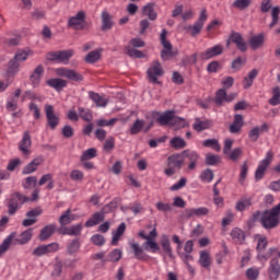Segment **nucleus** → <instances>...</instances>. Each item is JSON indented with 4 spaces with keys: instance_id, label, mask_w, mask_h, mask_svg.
<instances>
[{
    "instance_id": "1",
    "label": "nucleus",
    "mask_w": 280,
    "mask_h": 280,
    "mask_svg": "<svg viewBox=\"0 0 280 280\" xmlns=\"http://www.w3.org/2000/svg\"><path fill=\"white\" fill-rule=\"evenodd\" d=\"M257 220L260 221L264 229H275L276 226H279L280 222V202L275 206L271 210H266L262 212L256 211L253 214V221L257 222Z\"/></svg>"
},
{
    "instance_id": "2",
    "label": "nucleus",
    "mask_w": 280,
    "mask_h": 280,
    "mask_svg": "<svg viewBox=\"0 0 280 280\" xmlns=\"http://www.w3.org/2000/svg\"><path fill=\"white\" fill-rule=\"evenodd\" d=\"M166 163L167 167L164 170V174L170 178L176 174V170L183 168L185 165V158L183 156V153H174L167 158Z\"/></svg>"
},
{
    "instance_id": "3",
    "label": "nucleus",
    "mask_w": 280,
    "mask_h": 280,
    "mask_svg": "<svg viewBox=\"0 0 280 280\" xmlns=\"http://www.w3.org/2000/svg\"><path fill=\"white\" fill-rule=\"evenodd\" d=\"M25 202H30V198L25 197L21 192H14L7 201V209L9 215H14Z\"/></svg>"
},
{
    "instance_id": "4",
    "label": "nucleus",
    "mask_w": 280,
    "mask_h": 280,
    "mask_svg": "<svg viewBox=\"0 0 280 280\" xmlns=\"http://www.w3.org/2000/svg\"><path fill=\"white\" fill-rule=\"evenodd\" d=\"M177 253L186 265V268L190 275H196V269L189 264V261H194V256H191V253H194L192 246H177Z\"/></svg>"
},
{
    "instance_id": "5",
    "label": "nucleus",
    "mask_w": 280,
    "mask_h": 280,
    "mask_svg": "<svg viewBox=\"0 0 280 280\" xmlns=\"http://www.w3.org/2000/svg\"><path fill=\"white\" fill-rule=\"evenodd\" d=\"M113 209H115V203L110 202L108 205H106L103 208V212H96L92 215V218H90L86 222H85V226L88 229H91L92 226H97V224H100V222H104V218L105 214L108 213V211H113Z\"/></svg>"
},
{
    "instance_id": "6",
    "label": "nucleus",
    "mask_w": 280,
    "mask_h": 280,
    "mask_svg": "<svg viewBox=\"0 0 280 280\" xmlns=\"http://www.w3.org/2000/svg\"><path fill=\"white\" fill-rule=\"evenodd\" d=\"M272 159H275V153H272V151H268L265 159L258 164V167L255 172L256 180H261L264 178L268 166L272 163Z\"/></svg>"
},
{
    "instance_id": "7",
    "label": "nucleus",
    "mask_w": 280,
    "mask_h": 280,
    "mask_svg": "<svg viewBox=\"0 0 280 280\" xmlns=\"http://www.w3.org/2000/svg\"><path fill=\"white\" fill-rule=\"evenodd\" d=\"M44 110L46 113L47 126H49L50 130H56L58 124H60V116L56 114L54 105L46 104Z\"/></svg>"
},
{
    "instance_id": "8",
    "label": "nucleus",
    "mask_w": 280,
    "mask_h": 280,
    "mask_svg": "<svg viewBox=\"0 0 280 280\" xmlns=\"http://www.w3.org/2000/svg\"><path fill=\"white\" fill-rule=\"evenodd\" d=\"M55 73L59 78H67V80H71L72 82H82V80H84V77H82V74L69 68H57L55 70Z\"/></svg>"
},
{
    "instance_id": "9",
    "label": "nucleus",
    "mask_w": 280,
    "mask_h": 280,
    "mask_svg": "<svg viewBox=\"0 0 280 280\" xmlns=\"http://www.w3.org/2000/svg\"><path fill=\"white\" fill-rule=\"evenodd\" d=\"M150 229H152V225L147 226L145 230H141L139 232V237H141V240H145L147 246H156V226H154L152 230Z\"/></svg>"
},
{
    "instance_id": "10",
    "label": "nucleus",
    "mask_w": 280,
    "mask_h": 280,
    "mask_svg": "<svg viewBox=\"0 0 280 280\" xmlns=\"http://www.w3.org/2000/svg\"><path fill=\"white\" fill-rule=\"evenodd\" d=\"M160 40L164 47V49L161 52L162 60H170L174 56V52H172V43L167 40V31L162 30L160 35Z\"/></svg>"
},
{
    "instance_id": "11",
    "label": "nucleus",
    "mask_w": 280,
    "mask_h": 280,
    "mask_svg": "<svg viewBox=\"0 0 280 280\" xmlns=\"http://www.w3.org/2000/svg\"><path fill=\"white\" fill-rule=\"evenodd\" d=\"M148 78L150 82L154 84L159 83V78L163 75V68L161 67V62L154 61L147 71Z\"/></svg>"
},
{
    "instance_id": "12",
    "label": "nucleus",
    "mask_w": 280,
    "mask_h": 280,
    "mask_svg": "<svg viewBox=\"0 0 280 280\" xmlns=\"http://www.w3.org/2000/svg\"><path fill=\"white\" fill-rule=\"evenodd\" d=\"M223 51L224 48H222V45H215L200 52L199 58H201V60H211V58H215V56H221Z\"/></svg>"
},
{
    "instance_id": "13",
    "label": "nucleus",
    "mask_w": 280,
    "mask_h": 280,
    "mask_svg": "<svg viewBox=\"0 0 280 280\" xmlns=\"http://www.w3.org/2000/svg\"><path fill=\"white\" fill-rule=\"evenodd\" d=\"M133 255L137 257V259H145V253H158L161 250L160 246H132Z\"/></svg>"
},
{
    "instance_id": "14",
    "label": "nucleus",
    "mask_w": 280,
    "mask_h": 280,
    "mask_svg": "<svg viewBox=\"0 0 280 280\" xmlns=\"http://www.w3.org/2000/svg\"><path fill=\"white\" fill-rule=\"evenodd\" d=\"M182 155L184 159H188L189 164H188V170L194 171L196 170V166L198 165V161L200 160V155L196 151L191 150H184L182 152Z\"/></svg>"
},
{
    "instance_id": "15",
    "label": "nucleus",
    "mask_w": 280,
    "mask_h": 280,
    "mask_svg": "<svg viewBox=\"0 0 280 280\" xmlns=\"http://www.w3.org/2000/svg\"><path fill=\"white\" fill-rule=\"evenodd\" d=\"M84 12L79 11L74 16L69 19V27H72V30H84Z\"/></svg>"
},
{
    "instance_id": "16",
    "label": "nucleus",
    "mask_w": 280,
    "mask_h": 280,
    "mask_svg": "<svg viewBox=\"0 0 280 280\" xmlns=\"http://www.w3.org/2000/svg\"><path fill=\"white\" fill-rule=\"evenodd\" d=\"M58 233L59 235H70L72 237H78V235L82 233V224H75L69 228L61 225V228L58 229Z\"/></svg>"
},
{
    "instance_id": "17",
    "label": "nucleus",
    "mask_w": 280,
    "mask_h": 280,
    "mask_svg": "<svg viewBox=\"0 0 280 280\" xmlns=\"http://www.w3.org/2000/svg\"><path fill=\"white\" fill-rule=\"evenodd\" d=\"M56 231H58L56 223L47 224L40 230L38 240L40 242H47V240H49V237H51Z\"/></svg>"
},
{
    "instance_id": "18",
    "label": "nucleus",
    "mask_w": 280,
    "mask_h": 280,
    "mask_svg": "<svg viewBox=\"0 0 280 280\" xmlns=\"http://www.w3.org/2000/svg\"><path fill=\"white\" fill-rule=\"evenodd\" d=\"M19 148L24 156L31 154L30 148H32V136H30V131L24 132L22 141L19 143Z\"/></svg>"
},
{
    "instance_id": "19",
    "label": "nucleus",
    "mask_w": 280,
    "mask_h": 280,
    "mask_svg": "<svg viewBox=\"0 0 280 280\" xmlns=\"http://www.w3.org/2000/svg\"><path fill=\"white\" fill-rule=\"evenodd\" d=\"M203 215H209V208L200 207V208H188L185 210L186 218H202Z\"/></svg>"
},
{
    "instance_id": "20",
    "label": "nucleus",
    "mask_w": 280,
    "mask_h": 280,
    "mask_svg": "<svg viewBox=\"0 0 280 280\" xmlns=\"http://www.w3.org/2000/svg\"><path fill=\"white\" fill-rule=\"evenodd\" d=\"M237 97V93L226 94L225 89H221L217 92L215 104H223V102H233Z\"/></svg>"
},
{
    "instance_id": "21",
    "label": "nucleus",
    "mask_w": 280,
    "mask_h": 280,
    "mask_svg": "<svg viewBox=\"0 0 280 280\" xmlns=\"http://www.w3.org/2000/svg\"><path fill=\"white\" fill-rule=\"evenodd\" d=\"M43 156L35 158L22 170V174H34L38 170V166L43 165Z\"/></svg>"
},
{
    "instance_id": "22",
    "label": "nucleus",
    "mask_w": 280,
    "mask_h": 280,
    "mask_svg": "<svg viewBox=\"0 0 280 280\" xmlns=\"http://www.w3.org/2000/svg\"><path fill=\"white\" fill-rule=\"evenodd\" d=\"M230 40L234 43V45H236L240 51H246L248 49L246 40H244V37H242V34L240 33H232L230 36Z\"/></svg>"
},
{
    "instance_id": "23",
    "label": "nucleus",
    "mask_w": 280,
    "mask_h": 280,
    "mask_svg": "<svg viewBox=\"0 0 280 280\" xmlns=\"http://www.w3.org/2000/svg\"><path fill=\"white\" fill-rule=\"evenodd\" d=\"M43 73H45V69L43 68V66H37L31 74L30 81L35 89L40 85Z\"/></svg>"
},
{
    "instance_id": "24",
    "label": "nucleus",
    "mask_w": 280,
    "mask_h": 280,
    "mask_svg": "<svg viewBox=\"0 0 280 280\" xmlns=\"http://www.w3.org/2000/svg\"><path fill=\"white\" fill-rule=\"evenodd\" d=\"M89 97L96 104L97 108H106V106H108V98L95 92H89Z\"/></svg>"
},
{
    "instance_id": "25",
    "label": "nucleus",
    "mask_w": 280,
    "mask_h": 280,
    "mask_svg": "<svg viewBox=\"0 0 280 280\" xmlns=\"http://www.w3.org/2000/svg\"><path fill=\"white\" fill-rule=\"evenodd\" d=\"M268 275L270 280H277L280 277V265L279 260L272 259L268 268Z\"/></svg>"
},
{
    "instance_id": "26",
    "label": "nucleus",
    "mask_w": 280,
    "mask_h": 280,
    "mask_svg": "<svg viewBox=\"0 0 280 280\" xmlns=\"http://www.w3.org/2000/svg\"><path fill=\"white\" fill-rule=\"evenodd\" d=\"M175 117L174 112H165L158 117V124L160 126H173Z\"/></svg>"
},
{
    "instance_id": "27",
    "label": "nucleus",
    "mask_w": 280,
    "mask_h": 280,
    "mask_svg": "<svg viewBox=\"0 0 280 280\" xmlns=\"http://www.w3.org/2000/svg\"><path fill=\"white\" fill-rule=\"evenodd\" d=\"M213 126V122L209 119H200V118H196L195 122L192 125L194 130H196L197 132H202V130H209L210 127Z\"/></svg>"
},
{
    "instance_id": "28",
    "label": "nucleus",
    "mask_w": 280,
    "mask_h": 280,
    "mask_svg": "<svg viewBox=\"0 0 280 280\" xmlns=\"http://www.w3.org/2000/svg\"><path fill=\"white\" fill-rule=\"evenodd\" d=\"M244 126V117L241 114H236L234 116V121L232 125H230V132L232 135H237L240 130H242V127Z\"/></svg>"
},
{
    "instance_id": "29",
    "label": "nucleus",
    "mask_w": 280,
    "mask_h": 280,
    "mask_svg": "<svg viewBox=\"0 0 280 280\" xmlns=\"http://www.w3.org/2000/svg\"><path fill=\"white\" fill-rule=\"evenodd\" d=\"M265 42H266V36L262 33L258 35H254L249 38V45L252 49H259V47L264 46Z\"/></svg>"
},
{
    "instance_id": "30",
    "label": "nucleus",
    "mask_w": 280,
    "mask_h": 280,
    "mask_svg": "<svg viewBox=\"0 0 280 280\" xmlns=\"http://www.w3.org/2000/svg\"><path fill=\"white\" fill-rule=\"evenodd\" d=\"M32 235H33L32 229H28L22 232L21 234L15 233V244H21V245L27 244V242L32 240Z\"/></svg>"
},
{
    "instance_id": "31",
    "label": "nucleus",
    "mask_w": 280,
    "mask_h": 280,
    "mask_svg": "<svg viewBox=\"0 0 280 280\" xmlns=\"http://www.w3.org/2000/svg\"><path fill=\"white\" fill-rule=\"evenodd\" d=\"M75 220V214L71 213V209H68L65 211L60 218H59V224L61 226H67L68 224H71Z\"/></svg>"
},
{
    "instance_id": "32",
    "label": "nucleus",
    "mask_w": 280,
    "mask_h": 280,
    "mask_svg": "<svg viewBox=\"0 0 280 280\" xmlns=\"http://www.w3.org/2000/svg\"><path fill=\"white\" fill-rule=\"evenodd\" d=\"M46 84H48V86H51V89H55V91H62V89H65L68 83L67 80L57 78L46 81Z\"/></svg>"
},
{
    "instance_id": "33",
    "label": "nucleus",
    "mask_w": 280,
    "mask_h": 280,
    "mask_svg": "<svg viewBox=\"0 0 280 280\" xmlns=\"http://www.w3.org/2000/svg\"><path fill=\"white\" fill-rule=\"evenodd\" d=\"M199 264L202 268H206V270H209L211 268V255L209 254V252H200Z\"/></svg>"
},
{
    "instance_id": "34",
    "label": "nucleus",
    "mask_w": 280,
    "mask_h": 280,
    "mask_svg": "<svg viewBox=\"0 0 280 280\" xmlns=\"http://www.w3.org/2000/svg\"><path fill=\"white\" fill-rule=\"evenodd\" d=\"M126 233V223H120L119 226L113 232L112 244L113 246H117L119 240H121V235Z\"/></svg>"
},
{
    "instance_id": "35",
    "label": "nucleus",
    "mask_w": 280,
    "mask_h": 280,
    "mask_svg": "<svg viewBox=\"0 0 280 280\" xmlns=\"http://www.w3.org/2000/svg\"><path fill=\"white\" fill-rule=\"evenodd\" d=\"M231 237L234 240L235 244H244V240H246L244 231H242L240 228H234L232 230Z\"/></svg>"
},
{
    "instance_id": "36",
    "label": "nucleus",
    "mask_w": 280,
    "mask_h": 280,
    "mask_svg": "<svg viewBox=\"0 0 280 280\" xmlns=\"http://www.w3.org/2000/svg\"><path fill=\"white\" fill-rule=\"evenodd\" d=\"M202 26L200 23L195 22L194 25H186L184 27L186 34H190V36H198V34H200V32H202Z\"/></svg>"
},
{
    "instance_id": "37",
    "label": "nucleus",
    "mask_w": 280,
    "mask_h": 280,
    "mask_svg": "<svg viewBox=\"0 0 280 280\" xmlns=\"http://www.w3.org/2000/svg\"><path fill=\"white\" fill-rule=\"evenodd\" d=\"M73 54L74 51L71 49L58 51V62H61L62 65H68L69 60L73 58Z\"/></svg>"
},
{
    "instance_id": "38",
    "label": "nucleus",
    "mask_w": 280,
    "mask_h": 280,
    "mask_svg": "<svg viewBox=\"0 0 280 280\" xmlns=\"http://www.w3.org/2000/svg\"><path fill=\"white\" fill-rule=\"evenodd\" d=\"M170 145L174 150H184V148H187V141L180 137H174L170 140Z\"/></svg>"
},
{
    "instance_id": "39",
    "label": "nucleus",
    "mask_w": 280,
    "mask_h": 280,
    "mask_svg": "<svg viewBox=\"0 0 280 280\" xmlns=\"http://www.w3.org/2000/svg\"><path fill=\"white\" fill-rule=\"evenodd\" d=\"M143 16H148L150 21H156V12H154V3H148L142 8Z\"/></svg>"
},
{
    "instance_id": "40",
    "label": "nucleus",
    "mask_w": 280,
    "mask_h": 280,
    "mask_svg": "<svg viewBox=\"0 0 280 280\" xmlns=\"http://www.w3.org/2000/svg\"><path fill=\"white\" fill-rule=\"evenodd\" d=\"M264 130H268V125L264 124L261 127H254L248 133L250 141H257V139H259V135H261V131Z\"/></svg>"
},
{
    "instance_id": "41",
    "label": "nucleus",
    "mask_w": 280,
    "mask_h": 280,
    "mask_svg": "<svg viewBox=\"0 0 280 280\" xmlns=\"http://www.w3.org/2000/svg\"><path fill=\"white\" fill-rule=\"evenodd\" d=\"M54 250H58V248H54L51 246H37L33 250V255L35 257H43V255H47L48 253H54Z\"/></svg>"
},
{
    "instance_id": "42",
    "label": "nucleus",
    "mask_w": 280,
    "mask_h": 280,
    "mask_svg": "<svg viewBox=\"0 0 280 280\" xmlns=\"http://www.w3.org/2000/svg\"><path fill=\"white\" fill-rule=\"evenodd\" d=\"M259 72L257 69H253L248 72L247 77L244 78V89H250L253 86V82H255V78Z\"/></svg>"
},
{
    "instance_id": "43",
    "label": "nucleus",
    "mask_w": 280,
    "mask_h": 280,
    "mask_svg": "<svg viewBox=\"0 0 280 280\" xmlns=\"http://www.w3.org/2000/svg\"><path fill=\"white\" fill-rule=\"evenodd\" d=\"M243 155L244 150H242V148H235L229 153H226L228 159H230V161H233L234 163L240 161V159H242Z\"/></svg>"
},
{
    "instance_id": "44",
    "label": "nucleus",
    "mask_w": 280,
    "mask_h": 280,
    "mask_svg": "<svg viewBox=\"0 0 280 280\" xmlns=\"http://www.w3.org/2000/svg\"><path fill=\"white\" fill-rule=\"evenodd\" d=\"M102 30H110L113 27V19L107 11L102 12Z\"/></svg>"
},
{
    "instance_id": "45",
    "label": "nucleus",
    "mask_w": 280,
    "mask_h": 280,
    "mask_svg": "<svg viewBox=\"0 0 280 280\" xmlns=\"http://www.w3.org/2000/svg\"><path fill=\"white\" fill-rule=\"evenodd\" d=\"M97 156V150L95 148L88 149L83 151L81 155V163H84L85 161H91V159H95Z\"/></svg>"
},
{
    "instance_id": "46",
    "label": "nucleus",
    "mask_w": 280,
    "mask_h": 280,
    "mask_svg": "<svg viewBox=\"0 0 280 280\" xmlns=\"http://www.w3.org/2000/svg\"><path fill=\"white\" fill-rule=\"evenodd\" d=\"M250 205H253L250 198H242L236 202L235 209L236 211H246Z\"/></svg>"
},
{
    "instance_id": "47",
    "label": "nucleus",
    "mask_w": 280,
    "mask_h": 280,
    "mask_svg": "<svg viewBox=\"0 0 280 280\" xmlns=\"http://www.w3.org/2000/svg\"><path fill=\"white\" fill-rule=\"evenodd\" d=\"M145 128V121L137 119L130 128V135H139Z\"/></svg>"
},
{
    "instance_id": "48",
    "label": "nucleus",
    "mask_w": 280,
    "mask_h": 280,
    "mask_svg": "<svg viewBox=\"0 0 280 280\" xmlns=\"http://www.w3.org/2000/svg\"><path fill=\"white\" fill-rule=\"evenodd\" d=\"M203 148H211L214 152H220L222 147H220V142L215 139H208L202 142Z\"/></svg>"
},
{
    "instance_id": "49",
    "label": "nucleus",
    "mask_w": 280,
    "mask_h": 280,
    "mask_svg": "<svg viewBox=\"0 0 280 280\" xmlns=\"http://www.w3.org/2000/svg\"><path fill=\"white\" fill-rule=\"evenodd\" d=\"M279 14H280V8L273 7L271 9V23L269 24L270 30H272V27L279 24Z\"/></svg>"
},
{
    "instance_id": "50",
    "label": "nucleus",
    "mask_w": 280,
    "mask_h": 280,
    "mask_svg": "<svg viewBox=\"0 0 280 280\" xmlns=\"http://www.w3.org/2000/svg\"><path fill=\"white\" fill-rule=\"evenodd\" d=\"M102 58V54L98 50H93L85 56V62L93 65Z\"/></svg>"
},
{
    "instance_id": "51",
    "label": "nucleus",
    "mask_w": 280,
    "mask_h": 280,
    "mask_svg": "<svg viewBox=\"0 0 280 280\" xmlns=\"http://www.w3.org/2000/svg\"><path fill=\"white\" fill-rule=\"evenodd\" d=\"M187 126H189V122H187V120L178 116H175L172 125V127L175 128V130H180V128H187Z\"/></svg>"
},
{
    "instance_id": "52",
    "label": "nucleus",
    "mask_w": 280,
    "mask_h": 280,
    "mask_svg": "<svg viewBox=\"0 0 280 280\" xmlns=\"http://www.w3.org/2000/svg\"><path fill=\"white\" fill-rule=\"evenodd\" d=\"M252 3L253 0H235L233 2V8H236V10H246L247 8H250Z\"/></svg>"
},
{
    "instance_id": "53",
    "label": "nucleus",
    "mask_w": 280,
    "mask_h": 280,
    "mask_svg": "<svg viewBox=\"0 0 280 280\" xmlns=\"http://www.w3.org/2000/svg\"><path fill=\"white\" fill-rule=\"evenodd\" d=\"M78 114L80 117L83 118L84 121H93V114L91 113V110H89L84 107H79Z\"/></svg>"
},
{
    "instance_id": "54",
    "label": "nucleus",
    "mask_w": 280,
    "mask_h": 280,
    "mask_svg": "<svg viewBox=\"0 0 280 280\" xmlns=\"http://www.w3.org/2000/svg\"><path fill=\"white\" fill-rule=\"evenodd\" d=\"M273 96L269 100V104L271 106H279L280 104V88L279 86H276L273 88Z\"/></svg>"
},
{
    "instance_id": "55",
    "label": "nucleus",
    "mask_w": 280,
    "mask_h": 280,
    "mask_svg": "<svg viewBox=\"0 0 280 280\" xmlns=\"http://www.w3.org/2000/svg\"><path fill=\"white\" fill-rule=\"evenodd\" d=\"M246 176H248V162H244L241 166V173L238 182L244 185V180H246Z\"/></svg>"
},
{
    "instance_id": "56",
    "label": "nucleus",
    "mask_w": 280,
    "mask_h": 280,
    "mask_svg": "<svg viewBox=\"0 0 280 280\" xmlns=\"http://www.w3.org/2000/svg\"><path fill=\"white\" fill-rule=\"evenodd\" d=\"M221 159L220 155H215L212 153H208L206 155V164L207 165H218V163H220Z\"/></svg>"
},
{
    "instance_id": "57",
    "label": "nucleus",
    "mask_w": 280,
    "mask_h": 280,
    "mask_svg": "<svg viewBox=\"0 0 280 280\" xmlns=\"http://www.w3.org/2000/svg\"><path fill=\"white\" fill-rule=\"evenodd\" d=\"M246 277L248 280L259 279V269H257L256 267L248 268L246 270Z\"/></svg>"
},
{
    "instance_id": "58",
    "label": "nucleus",
    "mask_w": 280,
    "mask_h": 280,
    "mask_svg": "<svg viewBox=\"0 0 280 280\" xmlns=\"http://www.w3.org/2000/svg\"><path fill=\"white\" fill-rule=\"evenodd\" d=\"M71 180H75L78 183L84 180V173L80 170H73L70 173Z\"/></svg>"
},
{
    "instance_id": "59",
    "label": "nucleus",
    "mask_w": 280,
    "mask_h": 280,
    "mask_svg": "<svg viewBox=\"0 0 280 280\" xmlns=\"http://www.w3.org/2000/svg\"><path fill=\"white\" fill-rule=\"evenodd\" d=\"M187 185V177H182L177 183H175L173 186H171V191H178L183 189Z\"/></svg>"
},
{
    "instance_id": "60",
    "label": "nucleus",
    "mask_w": 280,
    "mask_h": 280,
    "mask_svg": "<svg viewBox=\"0 0 280 280\" xmlns=\"http://www.w3.org/2000/svg\"><path fill=\"white\" fill-rule=\"evenodd\" d=\"M200 179L203 182V183H211V180H213V171L211 170H206L201 173L200 175Z\"/></svg>"
},
{
    "instance_id": "61",
    "label": "nucleus",
    "mask_w": 280,
    "mask_h": 280,
    "mask_svg": "<svg viewBox=\"0 0 280 280\" xmlns=\"http://www.w3.org/2000/svg\"><path fill=\"white\" fill-rule=\"evenodd\" d=\"M92 244H94L95 246H104V244H106V240L104 238V236H102V234H94L91 237Z\"/></svg>"
},
{
    "instance_id": "62",
    "label": "nucleus",
    "mask_w": 280,
    "mask_h": 280,
    "mask_svg": "<svg viewBox=\"0 0 280 280\" xmlns=\"http://www.w3.org/2000/svg\"><path fill=\"white\" fill-rule=\"evenodd\" d=\"M158 211H162L163 213H167L170 211H172V205L170 203H165L163 201H159L155 205Z\"/></svg>"
},
{
    "instance_id": "63",
    "label": "nucleus",
    "mask_w": 280,
    "mask_h": 280,
    "mask_svg": "<svg viewBox=\"0 0 280 280\" xmlns=\"http://www.w3.org/2000/svg\"><path fill=\"white\" fill-rule=\"evenodd\" d=\"M38 183V179L36 176H30L25 179L24 189H32V187H35Z\"/></svg>"
},
{
    "instance_id": "64",
    "label": "nucleus",
    "mask_w": 280,
    "mask_h": 280,
    "mask_svg": "<svg viewBox=\"0 0 280 280\" xmlns=\"http://www.w3.org/2000/svg\"><path fill=\"white\" fill-rule=\"evenodd\" d=\"M119 259H121V252L116 248L109 254V261H119Z\"/></svg>"
}]
</instances>
